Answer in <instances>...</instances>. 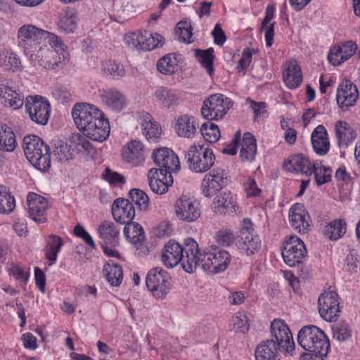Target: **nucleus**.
I'll list each match as a JSON object with an SVG mask.
<instances>
[{
	"instance_id": "1",
	"label": "nucleus",
	"mask_w": 360,
	"mask_h": 360,
	"mask_svg": "<svg viewBox=\"0 0 360 360\" xmlns=\"http://www.w3.org/2000/svg\"><path fill=\"white\" fill-rule=\"evenodd\" d=\"M72 116L77 129L92 141L103 142L109 136V122L104 113L94 105L76 103L72 110Z\"/></svg>"
},
{
	"instance_id": "2",
	"label": "nucleus",
	"mask_w": 360,
	"mask_h": 360,
	"mask_svg": "<svg viewBox=\"0 0 360 360\" xmlns=\"http://www.w3.org/2000/svg\"><path fill=\"white\" fill-rule=\"evenodd\" d=\"M271 339L261 342L256 347V360H280L279 350L290 354L295 349V343L288 326L281 320L271 324Z\"/></svg>"
},
{
	"instance_id": "3",
	"label": "nucleus",
	"mask_w": 360,
	"mask_h": 360,
	"mask_svg": "<svg viewBox=\"0 0 360 360\" xmlns=\"http://www.w3.org/2000/svg\"><path fill=\"white\" fill-rule=\"evenodd\" d=\"M196 252L198 243L192 238H186L184 245L169 240L162 251V262L167 268H173L181 263L186 272L192 274L196 271Z\"/></svg>"
},
{
	"instance_id": "4",
	"label": "nucleus",
	"mask_w": 360,
	"mask_h": 360,
	"mask_svg": "<svg viewBox=\"0 0 360 360\" xmlns=\"http://www.w3.org/2000/svg\"><path fill=\"white\" fill-rule=\"evenodd\" d=\"M17 41L18 46L27 57L33 55L47 44L60 49L63 46L61 39L55 34L32 24H25L18 28Z\"/></svg>"
},
{
	"instance_id": "5",
	"label": "nucleus",
	"mask_w": 360,
	"mask_h": 360,
	"mask_svg": "<svg viewBox=\"0 0 360 360\" xmlns=\"http://www.w3.org/2000/svg\"><path fill=\"white\" fill-rule=\"evenodd\" d=\"M22 148L29 162L41 172L51 167L49 147L39 136L27 135L23 139Z\"/></svg>"
},
{
	"instance_id": "6",
	"label": "nucleus",
	"mask_w": 360,
	"mask_h": 360,
	"mask_svg": "<svg viewBox=\"0 0 360 360\" xmlns=\"http://www.w3.org/2000/svg\"><path fill=\"white\" fill-rule=\"evenodd\" d=\"M298 345L311 354L327 355L330 349L329 340L325 333L314 325L302 327L297 335Z\"/></svg>"
},
{
	"instance_id": "7",
	"label": "nucleus",
	"mask_w": 360,
	"mask_h": 360,
	"mask_svg": "<svg viewBox=\"0 0 360 360\" xmlns=\"http://www.w3.org/2000/svg\"><path fill=\"white\" fill-rule=\"evenodd\" d=\"M196 269L200 267L204 271L217 274L225 271L231 260L230 254L217 247L209 250H201L198 246Z\"/></svg>"
},
{
	"instance_id": "8",
	"label": "nucleus",
	"mask_w": 360,
	"mask_h": 360,
	"mask_svg": "<svg viewBox=\"0 0 360 360\" xmlns=\"http://www.w3.org/2000/svg\"><path fill=\"white\" fill-rule=\"evenodd\" d=\"M191 170L196 173L209 171L214 164L215 155L212 149L203 145H192L185 154Z\"/></svg>"
},
{
	"instance_id": "9",
	"label": "nucleus",
	"mask_w": 360,
	"mask_h": 360,
	"mask_svg": "<svg viewBox=\"0 0 360 360\" xmlns=\"http://www.w3.org/2000/svg\"><path fill=\"white\" fill-rule=\"evenodd\" d=\"M51 47L53 50L49 49L47 44L43 46L40 50H37L27 58L34 66H39L45 70L54 69L61 63V60L64 61L68 58V53L65 51L66 46L64 44L62 49Z\"/></svg>"
},
{
	"instance_id": "10",
	"label": "nucleus",
	"mask_w": 360,
	"mask_h": 360,
	"mask_svg": "<svg viewBox=\"0 0 360 360\" xmlns=\"http://www.w3.org/2000/svg\"><path fill=\"white\" fill-rule=\"evenodd\" d=\"M236 244L240 252L248 257L260 250L262 241L259 236L255 233L250 219L243 220Z\"/></svg>"
},
{
	"instance_id": "11",
	"label": "nucleus",
	"mask_w": 360,
	"mask_h": 360,
	"mask_svg": "<svg viewBox=\"0 0 360 360\" xmlns=\"http://www.w3.org/2000/svg\"><path fill=\"white\" fill-rule=\"evenodd\" d=\"M232 106L233 101L229 98L221 94H214L203 101L201 114L208 120H219Z\"/></svg>"
},
{
	"instance_id": "12",
	"label": "nucleus",
	"mask_w": 360,
	"mask_h": 360,
	"mask_svg": "<svg viewBox=\"0 0 360 360\" xmlns=\"http://www.w3.org/2000/svg\"><path fill=\"white\" fill-rule=\"evenodd\" d=\"M146 284L153 297L162 299L171 288V277L162 267H154L148 272Z\"/></svg>"
},
{
	"instance_id": "13",
	"label": "nucleus",
	"mask_w": 360,
	"mask_h": 360,
	"mask_svg": "<svg viewBox=\"0 0 360 360\" xmlns=\"http://www.w3.org/2000/svg\"><path fill=\"white\" fill-rule=\"evenodd\" d=\"M281 253L285 263L289 266H295L302 262L307 249L300 238L291 235L284 240Z\"/></svg>"
},
{
	"instance_id": "14",
	"label": "nucleus",
	"mask_w": 360,
	"mask_h": 360,
	"mask_svg": "<svg viewBox=\"0 0 360 360\" xmlns=\"http://www.w3.org/2000/svg\"><path fill=\"white\" fill-rule=\"evenodd\" d=\"M228 184V176L222 168H215L207 172L203 177L200 191L206 198H211Z\"/></svg>"
},
{
	"instance_id": "15",
	"label": "nucleus",
	"mask_w": 360,
	"mask_h": 360,
	"mask_svg": "<svg viewBox=\"0 0 360 360\" xmlns=\"http://www.w3.org/2000/svg\"><path fill=\"white\" fill-rule=\"evenodd\" d=\"M25 108L33 122L41 125L47 124L51 112L47 100L40 96H29L25 100Z\"/></svg>"
},
{
	"instance_id": "16",
	"label": "nucleus",
	"mask_w": 360,
	"mask_h": 360,
	"mask_svg": "<svg viewBox=\"0 0 360 360\" xmlns=\"http://www.w3.org/2000/svg\"><path fill=\"white\" fill-rule=\"evenodd\" d=\"M174 212L179 219L186 222H193L201 215L200 202L186 195H182L176 200Z\"/></svg>"
},
{
	"instance_id": "17",
	"label": "nucleus",
	"mask_w": 360,
	"mask_h": 360,
	"mask_svg": "<svg viewBox=\"0 0 360 360\" xmlns=\"http://www.w3.org/2000/svg\"><path fill=\"white\" fill-rule=\"evenodd\" d=\"M338 295L335 291H324L318 299L321 317L328 322L335 321L340 312Z\"/></svg>"
},
{
	"instance_id": "18",
	"label": "nucleus",
	"mask_w": 360,
	"mask_h": 360,
	"mask_svg": "<svg viewBox=\"0 0 360 360\" xmlns=\"http://www.w3.org/2000/svg\"><path fill=\"white\" fill-rule=\"evenodd\" d=\"M152 158L155 164L159 167L158 170L163 173L165 176L166 174H171L172 172H176L180 168V163L177 155L173 150L167 148H160L154 150Z\"/></svg>"
},
{
	"instance_id": "19",
	"label": "nucleus",
	"mask_w": 360,
	"mask_h": 360,
	"mask_svg": "<svg viewBox=\"0 0 360 360\" xmlns=\"http://www.w3.org/2000/svg\"><path fill=\"white\" fill-rule=\"evenodd\" d=\"M359 97V91L355 84L348 79L343 80L339 85L336 101L342 110H347L353 106Z\"/></svg>"
},
{
	"instance_id": "20",
	"label": "nucleus",
	"mask_w": 360,
	"mask_h": 360,
	"mask_svg": "<svg viewBox=\"0 0 360 360\" xmlns=\"http://www.w3.org/2000/svg\"><path fill=\"white\" fill-rule=\"evenodd\" d=\"M112 214L114 219L127 226H132L135 217V209L131 202L127 199L117 198L112 205Z\"/></svg>"
},
{
	"instance_id": "21",
	"label": "nucleus",
	"mask_w": 360,
	"mask_h": 360,
	"mask_svg": "<svg viewBox=\"0 0 360 360\" xmlns=\"http://www.w3.org/2000/svg\"><path fill=\"white\" fill-rule=\"evenodd\" d=\"M289 220L291 226L300 233L309 231L310 216L303 205L296 203L292 206L289 212Z\"/></svg>"
},
{
	"instance_id": "22",
	"label": "nucleus",
	"mask_w": 360,
	"mask_h": 360,
	"mask_svg": "<svg viewBox=\"0 0 360 360\" xmlns=\"http://www.w3.org/2000/svg\"><path fill=\"white\" fill-rule=\"evenodd\" d=\"M27 201L30 217L39 223L46 221V212L48 208L47 200L40 195L30 193L27 196Z\"/></svg>"
},
{
	"instance_id": "23",
	"label": "nucleus",
	"mask_w": 360,
	"mask_h": 360,
	"mask_svg": "<svg viewBox=\"0 0 360 360\" xmlns=\"http://www.w3.org/2000/svg\"><path fill=\"white\" fill-rule=\"evenodd\" d=\"M212 212L219 215H229L236 212V199L231 193L224 192L216 196L211 205Z\"/></svg>"
},
{
	"instance_id": "24",
	"label": "nucleus",
	"mask_w": 360,
	"mask_h": 360,
	"mask_svg": "<svg viewBox=\"0 0 360 360\" xmlns=\"http://www.w3.org/2000/svg\"><path fill=\"white\" fill-rule=\"evenodd\" d=\"M148 179L151 191L157 194L162 195L167 192L169 186L173 183L171 174L163 173L158 170V168H152L148 171Z\"/></svg>"
},
{
	"instance_id": "25",
	"label": "nucleus",
	"mask_w": 360,
	"mask_h": 360,
	"mask_svg": "<svg viewBox=\"0 0 360 360\" xmlns=\"http://www.w3.org/2000/svg\"><path fill=\"white\" fill-rule=\"evenodd\" d=\"M100 97L102 103L112 111L120 112L127 106L125 96L116 89H103Z\"/></svg>"
},
{
	"instance_id": "26",
	"label": "nucleus",
	"mask_w": 360,
	"mask_h": 360,
	"mask_svg": "<svg viewBox=\"0 0 360 360\" xmlns=\"http://www.w3.org/2000/svg\"><path fill=\"white\" fill-rule=\"evenodd\" d=\"M314 166L315 165L307 157L302 154L293 155L286 162H283V167L286 170L301 172L306 176L313 174Z\"/></svg>"
},
{
	"instance_id": "27",
	"label": "nucleus",
	"mask_w": 360,
	"mask_h": 360,
	"mask_svg": "<svg viewBox=\"0 0 360 360\" xmlns=\"http://www.w3.org/2000/svg\"><path fill=\"white\" fill-rule=\"evenodd\" d=\"M174 127L179 136L190 139L195 136L198 124L194 117L184 114L175 119Z\"/></svg>"
},
{
	"instance_id": "28",
	"label": "nucleus",
	"mask_w": 360,
	"mask_h": 360,
	"mask_svg": "<svg viewBox=\"0 0 360 360\" xmlns=\"http://www.w3.org/2000/svg\"><path fill=\"white\" fill-rule=\"evenodd\" d=\"M123 160L132 166L141 165L145 160L143 145L139 141L132 140L122 149Z\"/></svg>"
},
{
	"instance_id": "29",
	"label": "nucleus",
	"mask_w": 360,
	"mask_h": 360,
	"mask_svg": "<svg viewBox=\"0 0 360 360\" xmlns=\"http://www.w3.org/2000/svg\"><path fill=\"white\" fill-rule=\"evenodd\" d=\"M120 227L113 221L105 220L101 222L98 227L101 244L109 245L115 247L119 243Z\"/></svg>"
},
{
	"instance_id": "30",
	"label": "nucleus",
	"mask_w": 360,
	"mask_h": 360,
	"mask_svg": "<svg viewBox=\"0 0 360 360\" xmlns=\"http://www.w3.org/2000/svg\"><path fill=\"white\" fill-rule=\"evenodd\" d=\"M124 233L130 238L131 243L136 248L138 255L140 256L146 255L149 250L145 245L144 231L141 226L139 224H133L132 226H125Z\"/></svg>"
},
{
	"instance_id": "31",
	"label": "nucleus",
	"mask_w": 360,
	"mask_h": 360,
	"mask_svg": "<svg viewBox=\"0 0 360 360\" xmlns=\"http://www.w3.org/2000/svg\"><path fill=\"white\" fill-rule=\"evenodd\" d=\"M0 103L6 108L17 110L23 105L24 96L12 87L0 84Z\"/></svg>"
},
{
	"instance_id": "32",
	"label": "nucleus",
	"mask_w": 360,
	"mask_h": 360,
	"mask_svg": "<svg viewBox=\"0 0 360 360\" xmlns=\"http://www.w3.org/2000/svg\"><path fill=\"white\" fill-rule=\"evenodd\" d=\"M311 142L314 152L321 156L325 155L330 150L328 132L323 125L317 126L311 133Z\"/></svg>"
},
{
	"instance_id": "33",
	"label": "nucleus",
	"mask_w": 360,
	"mask_h": 360,
	"mask_svg": "<svg viewBox=\"0 0 360 360\" xmlns=\"http://www.w3.org/2000/svg\"><path fill=\"white\" fill-rule=\"evenodd\" d=\"M154 97L159 107L164 110H173L179 103L175 91L165 86L158 87L154 92Z\"/></svg>"
},
{
	"instance_id": "34",
	"label": "nucleus",
	"mask_w": 360,
	"mask_h": 360,
	"mask_svg": "<svg viewBox=\"0 0 360 360\" xmlns=\"http://www.w3.org/2000/svg\"><path fill=\"white\" fill-rule=\"evenodd\" d=\"M335 136L340 147H347L356 138L354 129L345 121L339 120L335 124Z\"/></svg>"
},
{
	"instance_id": "35",
	"label": "nucleus",
	"mask_w": 360,
	"mask_h": 360,
	"mask_svg": "<svg viewBox=\"0 0 360 360\" xmlns=\"http://www.w3.org/2000/svg\"><path fill=\"white\" fill-rule=\"evenodd\" d=\"M240 157L243 162H252L257 153V142L255 136L249 133H245L241 142Z\"/></svg>"
},
{
	"instance_id": "36",
	"label": "nucleus",
	"mask_w": 360,
	"mask_h": 360,
	"mask_svg": "<svg viewBox=\"0 0 360 360\" xmlns=\"http://www.w3.org/2000/svg\"><path fill=\"white\" fill-rule=\"evenodd\" d=\"M18 146L16 136L6 124L0 122V150L4 152H13Z\"/></svg>"
},
{
	"instance_id": "37",
	"label": "nucleus",
	"mask_w": 360,
	"mask_h": 360,
	"mask_svg": "<svg viewBox=\"0 0 360 360\" xmlns=\"http://www.w3.org/2000/svg\"><path fill=\"white\" fill-rule=\"evenodd\" d=\"M283 81L290 89H296L302 81L300 67L295 60L290 61L283 74Z\"/></svg>"
},
{
	"instance_id": "38",
	"label": "nucleus",
	"mask_w": 360,
	"mask_h": 360,
	"mask_svg": "<svg viewBox=\"0 0 360 360\" xmlns=\"http://www.w3.org/2000/svg\"><path fill=\"white\" fill-rule=\"evenodd\" d=\"M140 46L141 51H151L162 46L165 43L162 36L158 33H150L149 32H140Z\"/></svg>"
},
{
	"instance_id": "39",
	"label": "nucleus",
	"mask_w": 360,
	"mask_h": 360,
	"mask_svg": "<svg viewBox=\"0 0 360 360\" xmlns=\"http://www.w3.org/2000/svg\"><path fill=\"white\" fill-rule=\"evenodd\" d=\"M63 245V239L58 236L51 235L46 239L44 252L46 258L51 262V265L56 262Z\"/></svg>"
},
{
	"instance_id": "40",
	"label": "nucleus",
	"mask_w": 360,
	"mask_h": 360,
	"mask_svg": "<svg viewBox=\"0 0 360 360\" xmlns=\"http://www.w3.org/2000/svg\"><path fill=\"white\" fill-rule=\"evenodd\" d=\"M103 273L108 282L112 286H119L123 278L122 266L113 261L108 262L103 268Z\"/></svg>"
},
{
	"instance_id": "41",
	"label": "nucleus",
	"mask_w": 360,
	"mask_h": 360,
	"mask_svg": "<svg viewBox=\"0 0 360 360\" xmlns=\"http://www.w3.org/2000/svg\"><path fill=\"white\" fill-rule=\"evenodd\" d=\"M347 224L343 219H335L324 227V235L331 240H336L346 233Z\"/></svg>"
},
{
	"instance_id": "42",
	"label": "nucleus",
	"mask_w": 360,
	"mask_h": 360,
	"mask_svg": "<svg viewBox=\"0 0 360 360\" xmlns=\"http://www.w3.org/2000/svg\"><path fill=\"white\" fill-rule=\"evenodd\" d=\"M0 66L6 70L14 72L20 69V60L12 51L4 50L0 52Z\"/></svg>"
},
{
	"instance_id": "43",
	"label": "nucleus",
	"mask_w": 360,
	"mask_h": 360,
	"mask_svg": "<svg viewBox=\"0 0 360 360\" xmlns=\"http://www.w3.org/2000/svg\"><path fill=\"white\" fill-rule=\"evenodd\" d=\"M158 71L163 75H172L177 68V59L174 53H168L157 62Z\"/></svg>"
},
{
	"instance_id": "44",
	"label": "nucleus",
	"mask_w": 360,
	"mask_h": 360,
	"mask_svg": "<svg viewBox=\"0 0 360 360\" xmlns=\"http://www.w3.org/2000/svg\"><path fill=\"white\" fill-rule=\"evenodd\" d=\"M77 15L73 10H68L59 20L58 26L59 30L66 33L73 32L77 27Z\"/></svg>"
},
{
	"instance_id": "45",
	"label": "nucleus",
	"mask_w": 360,
	"mask_h": 360,
	"mask_svg": "<svg viewBox=\"0 0 360 360\" xmlns=\"http://www.w3.org/2000/svg\"><path fill=\"white\" fill-rule=\"evenodd\" d=\"M102 70L104 75L113 79H120L126 74L123 65L112 60L104 61L102 63Z\"/></svg>"
},
{
	"instance_id": "46",
	"label": "nucleus",
	"mask_w": 360,
	"mask_h": 360,
	"mask_svg": "<svg viewBox=\"0 0 360 360\" xmlns=\"http://www.w3.org/2000/svg\"><path fill=\"white\" fill-rule=\"evenodd\" d=\"M87 138L84 134H75L72 136L70 142L75 146L78 153L91 154L94 152V148Z\"/></svg>"
},
{
	"instance_id": "47",
	"label": "nucleus",
	"mask_w": 360,
	"mask_h": 360,
	"mask_svg": "<svg viewBox=\"0 0 360 360\" xmlns=\"http://www.w3.org/2000/svg\"><path fill=\"white\" fill-rule=\"evenodd\" d=\"M195 56L198 58L201 65L207 70L209 75H211L214 72V49L209 48L206 50H195Z\"/></svg>"
},
{
	"instance_id": "48",
	"label": "nucleus",
	"mask_w": 360,
	"mask_h": 360,
	"mask_svg": "<svg viewBox=\"0 0 360 360\" xmlns=\"http://www.w3.org/2000/svg\"><path fill=\"white\" fill-rule=\"evenodd\" d=\"M15 206L14 197L6 190L5 186H0V213H10Z\"/></svg>"
},
{
	"instance_id": "49",
	"label": "nucleus",
	"mask_w": 360,
	"mask_h": 360,
	"mask_svg": "<svg viewBox=\"0 0 360 360\" xmlns=\"http://www.w3.org/2000/svg\"><path fill=\"white\" fill-rule=\"evenodd\" d=\"M200 133L204 139L210 143L217 142L220 137L218 126L211 122L204 123L201 126Z\"/></svg>"
},
{
	"instance_id": "50",
	"label": "nucleus",
	"mask_w": 360,
	"mask_h": 360,
	"mask_svg": "<svg viewBox=\"0 0 360 360\" xmlns=\"http://www.w3.org/2000/svg\"><path fill=\"white\" fill-rule=\"evenodd\" d=\"M129 195L131 201L140 210L146 211L148 210L149 198L144 191L138 188H133L129 191Z\"/></svg>"
},
{
	"instance_id": "51",
	"label": "nucleus",
	"mask_w": 360,
	"mask_h": 360,
	"mask_svg": "<svg viewBox=\"0 0 360 360\" xmlns=\"http://www.w3.org/2000/svg\"><path fill=\"white\" fill-rule=\"evenodd\" d=\"M176 35L179 41L190 44L193 41L192 39L193 32L191 25L186 22H180L176 25Z\"/></svg>"
},
{
	"instance_id": "52",
	"label": "nucleus",
	"mask_w": 360,
	"mask_h": 360,
	"mask_svg": "<svg viewBox=\"0 0 360 360\" xmlns=\"http://www.w3.org/2000/svg\"><path fill=\"white\" fill-rule=\"evenodd\" d=\"M53 156L60 162H65L72 159L73 154L70 146L67 143H60L53 150Z\"/></svg>"
},
{
	"instance_id": "53",
	"label": "nucleus",
	"mask_w": 360,
	"mask_h": 360,
	"mask_svg": "<svg viewBox=\"0 0 360 360\" xmlns=\"http://www.w3.org/2000/svg\"><path fill=\"white\" fill-rule=\"evenodd\" d=\"M216 242L222 246H230L233 243L236 237L231 229H222L215 233Z\"/></svg>"
},
{
	"instance_id": "54",
	"label": "nucleus",
	"mask_w": 360,
	"mask_h": 360,
	"mask_svg": "<svg viewBox=\"0 0 360 360\" xmlns=\"http://www.w3.org/2000/svg\"><path fill=\"white\" fill-rule=\"evenodd\" d=\"M143 134L149 141H155L160 134V128L155 122L151 120L145 121L143 124Z\"/></svg>"
},
{
	"instance_id": "55",
	"label": "nucleus",
	"mask_w": 360,
	"mask_h": 360,
	"mask_svg": "<svg viewBox=\"0 0 360 360\" xmlns=\"http://www.w3.org/2000/svg\"><path fill=\"white\" fill-rule=\"evenodd\" d=\"M313 174L318 186L325 184L331 180V169L325 166L316 167L314 166Z\"/></svg>"
},
{
	"instance_id": "56",
	"label": "nucleus",
	"mask_w": 360,
	"mask_h": 360,
	"mask_svg": "<svg viewBox=\"0 0 360 360\" xmlns=\"http://www.w3.org/2000/svg\"><path fill=\"white\" fill-rule=\"evenodd\" d=\"M333 332V338L340 342H344L351 336V329L345 322H340L335 325Z\"/></svg>"
},
{
	"instance_id": "57",
	"label": "nucleus",
	"mask_w": 360,
	"mask_h": 360,
	"mask_svg": "<svg viewBox=\"0 0 360 360\" xmlns=\"http://www.w3.org/2000/svg\"><path fill=\"white\" fill-rule=\"evenodd\" d=\"M345 268L350 273H357L360 269V258L356 252L352 250L347 256Z\"/></svg>"
},
{
	"instance_id": "58",
	"label": "nucleus",
	"mask_w": 360,
	"mask_h": 360,
	"mask_svg": "<svg viewBox=\"0 0 360 360\" xmlns=\"http://www.w3.org/2000/svg\"><path fill=\"white\" fill-rule=\"evenodd\" d=\"M103 176L104 179L112 185L124 184L126 182L122 174L112 171L108 167L104 170Z\"/></svg>"
},
{
	"instance_id": "59",
	"label": "nucleus",
	"mask_w": 360,
	"mask_h": 360,
	"mask_svg": "<svg viewBox=\"0 0 360 360\" xmlns=\"http://www.w3.org/2000/svg\"><path fill=\"white\" fill-rule=\"evenodd\" d=\"M233 329L236 332L245 333L248 331V318L244 314L236 316L232 319Z\"/></svg>"
},
{
	"instance_id": "60",
	"label": "nucleus",
	"mask_w": 360,
	"mask_h": 360,
	"mask_svg": "<svg viewBox=\"0 0 360 360\" xmlns=\"http://www.w3.org/2000/svg\"><path fill=\"white\" fill-rule=\"evenodd\" d=\"M341 52V57L344 60L350 58L357 50V45L352 41H347L341 46H336Z\"/></svg>"
},
{
	"instance_id": "61",
	"label": "nucleus",
	"mask_w": 360,
	"mask_h": 360,
	"mask_svg": "<svg viewBox=\"0 0 360 360\" xmlns=\"http://www.w3.org/2000/svg\"><path fill=\"white\" fill-rule=\"evenodd\" d=\"M252 58V53L250 48H245L240 59L238 61L236 70L238 72L245 71L250 65Z\"/></svg>"
},
{
	"instance_id": "62",
	"label": "nucleus",
	"mask_w": 360,
	"mask_h": 360,
	"mask_svg": "<svg viewBox=\"0 0 360 360\" xmlns=\"http://www.w3.org/2000/svg\"><path fill=\"white\" fill-rule=\"evenodd\" d=\"M74 233L77 237L81 238L92 249H96V244L91 235L79 224L75 226Z\"/></svg>"
},
{
	"instance_id": "63",
	"label": "nucleus",
	"mask_w": 360,
	"mask_h": 360,
	"mask_svg": "<svg viewBox=\"0 0 360 360\" xmlns=\"http://www.w3.org/2000/svg\"><path fill=\"white\" fill-rule=\"evenodd\" d=\"M246 104L250 105V108L253 111L255 117L264 115L266 111V103L265 102H256L251 98H248Z\"/></svg>"
},
{
	"instance_id": "64",
	"label": "nucleus",
	"mask_w": 360,
	"mask_h": 360,
	"mask_svg": "<svg viewBox=\"0 0 360 360\" xmlns=\"http://www.w3.org/2000/svg\"><path fill=\"white\" fill-rule=\"evenodd\" d=\"M245 191L248 197H257L261 193L255 179L249 178L244 184Z\"/></svg>"
}]
</instances>
